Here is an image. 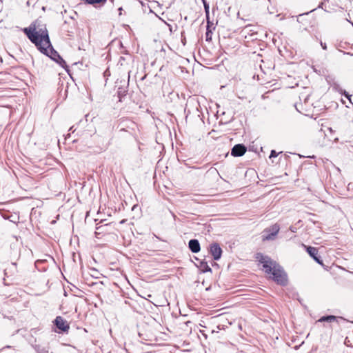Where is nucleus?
Listing matches in <instances>:
<instances>
[{"label": "nucleus", "instance_id": "9", "mask_svg": "<svg viewBox=\"0 0 353 353\" xmlns=\"http://www.w3.org/2000/svg\"><path fill=\"white\" fill-rule=\"evenodd\" d=\"M188 248L193 253H198L201 250V246L197 239H191L188 242Z\"/></svg>", "mask_w": 353, "mask_h": 353}, {"label": "nucleus", "instance_id": "14", "mask_svg": "<svg viewBox=\"0 0 353 353\" xmlns=\"http://www.w3.org/2000/svg\"><path fill=\"white\" fill-rule=\"evenodd\" d=\"M277 155L278 153L275 150H272L270 155V158L276 157H277Z\"/></svg>", "mask_w": 353, "mask_h": 353}, {"label": "nucleus", "instance_id": "3", "mask_svg": "<svg viewBox=\"0 0 353 353\" xmlns=\"http://www.w3.org/2000/svg\"><path fill=\"white\" fill-rule=\"evenodd\" d=\"M280 230V227L277 223L274 224L270 228H266L264 230V233H268V234H263L262 236L263 241H271L274 240L279 233Z\"/></svg>", "mask_w": 353, "mask_h": 353}, {"label": "nucleus", "instance_id": "18", "mask_svg": "<svg viewBox=\"0 0 353 353\" xmlns=\"http://www.w3.org/2000/svg\"><path fill=\"white\" fill-rule=\"evenodd\" d=\"M119 10V12H121L122 8H120Z\"/></svg>", "mask_w": 353, "mask_h": 353}, {"label": "nucleus", "instance_id": "17", "mask_svg": "<svg viewBox=\"0 0 353 353\" xmlns=\"http://www.w3.org/2000/svg\"><path fill=\"white\" fill-rule=\"evenodd\" d=\"M203 3H204V2H207L206 0H201Z\"/></svg>", "mask_w": 353, "mask_h": 353}, {"label": "nucleus", "instance_id": "10", "mask_svg": "<svg viewBox=\"0 0 353 353\" xmlns=\"http://www.w3.org/2000/svg\"><path fill=\"white\" fill-rule=\"evenodd\" d=\"M203 4L205 12L206 21L207 23L209 25L211 23V21H210V6L207 2H204V3Z\"/></svg>", "mask_w": 353, "mask_h": 353}, {"label": "nucleus", "instance_id": "19", "mask_svg": "<svg viewBox=\"0 0 353 353\" xmlns=\"http://www.w3.org/2000/svg\"><path fill=\"white\" fill-rule=\"evenodd\" d=\"M345 96L349 98V95L347 94H345Z\"/></svg>", "mask_w": 353, "mask_h": 353}, {"label": "nucleus", "instance_id": "5", "mask_svg": "<svg viewBox=\"0 0 353 353\" xmlns=\"http://www.w3.org/2000/svg\"><path fill=\"white\" fill-rule=\"evenodd\" d=\"M209 251H210V253L211 254V255L212 256L213 259L215 261L219 260L221 257L222 250H221L220 245H219V243H212L210 245Z\"/></svg>", "mask_w": 353, "mask_h": 353}, {"label": "nucleus", "instance_id": "12", "mask_svg": "<svg viewBox=\"0 0 353 353\" xmlns=\"http://www.w3.org/2000/svg\"><path fill=\"white\" fill-rule=\"evenodd\" d=\"M212 23H211L210 24H208L207 23V31L205 32V40L207 41H210L212 40V31L210 30V26L212 25Z\"/></svg>", "mask_w": 353, "mask_h": 353}, {"label": "nucleus", "instance_id": "8", "mask_svg": "<svg viewBox=\"0 0 353 353\" xmlns=\"http://www.w3.org/2000/svg\"><path fill=\"white\" fill-rule=\"evenodd\" d=\"M319 322H332V321H336L339 324L341 321H346V319L341 317V316H336L334 315H327V316H323L321 318L319 319Z\"/></svg>", "mask_w": 353, "mask_h": 353}, {"label": "nucleus", "instance_id": "6", "mask_svg": "<svg viewBox=\"0 0 353 353\" xmlns=\"http://www.w3.org/2000/svg\"><path fill=\"white\" fill-rule=\"evenodd\" d=\"M305 249L308 254L319 264L323 265V261L321 257L318 256V249L314 247L306 246L303 245Z\"/></svg>", "mask_w": 353, "mask_h": 353}, {"label": "nucleus", "instance_id": "2", "mask_svg": "<svg viewBox=\"0 0 353 353\" xmlns=\"http://www.w3.org/2000/svg\"><path fill=\"white\" fill-rule=\"evenodd\" d=\"M257 259L263 263L265 272L272 274L274 281L281 285L287 284V275L279 265L272 261L269 257L263 255H261L260 258L257 257Z\"/></svg>", "mask_w": 353, "mask_h": 353}, {"label": "nucleus", "instance_id": "7", "mask_svg": "<svg viewBox=\"0 0 353 353\" xmlns=\"http://www.w3.org/2000/svg\"><path fill=\"white\" fill-rule=\"evenodd\" d=\"M247 151V148L243 144H236L231 150V155L233 157H241Z\"/></svg>", "mask_w": 353, "mask_h": 353}, {"label": "nucleus", "instance_id": "1", "mask_svg": "<svg viewBox=\"0 0 353 353\" xmlns=\"http://www.w3.org/2000/svg\"><path fill=\"white\" fill-rule=\"evenodd\" d=\"M23 31L41 53L50 57L61 66L65 67L66 65L65 61L52 48L46 28L37 30L35 25L32 24L28 28H23Z\"/></svg>", "mask_w": 353, "mask_h": 353}, {"label": "nucleus", "instance_id": "13", "mask_svg": "<svg viewBox=\"0 0 353 353\" xmlns=\"http://www.w3.org/2000/svg\"><path fill=\"white\" fill-rule=\"evenodd\" d=\"M201 268H203V271L204 272H211V268L208 265L207 262H202L201 264Z\"/></svg>", "mask_w": 353, "mask_h": 353}, {"label": "nucleus", "instance_id": "11", "mask_svg": "<svg viewBox=\"0 0 353 353\" xmlns=\"http://www.w3.org/2000/svg\"><path fill=\"white\" fill-rule=\"evenodd\" d=\"M32 347L37 353H49L46 347H41L39 345H34Z\"/></svg>", "mask_w": 353, "mask_h": 353}, {"label": "nucleus", "instance_id": "4", "mask_svg": "<svg viewBox=\"0 0 353 353\" xmlns=\"http://www.w3.org/2000/svg\"><path fill=\"white\" fill-rule=\"evenodd\" d=\"M54 323L55 326L63 332H67L70 329V325L66 320L62 316H58L54 319Z\"/></svg>", "mask_w": 353, "mask_h": 353}, {"label": "nucleus", "instance_id": "15", "mask_svg": "<svg viewBox=\"0 0 353 353\" xmlns=\"http://www.w3.org/2000/svg\"><path fill=\"white\" fill-rule=\"evenodd\" d=\"M320 44H321V47H322V48L323 50H326L327 49V46H326L325 43H323V42L321 41Z\"/></svg>", "mask_w": 353, "mask_h": 353}, {"label": "nucleus", "instance_id": "16", "mask_svg": "<svg viewBox=\"0 0 353 353\" xmlns=\"http://www.w3.org/2000/svg\"><path fill=\"white\" fill-rule=\"evenodd\" d=\"M307 14V13H306V14H299V16H297V21H298V22H300V19H301V17H303L305 14Z\"/></svg>", "mask_w": 353, "mask_h": 353}]
</instances>
